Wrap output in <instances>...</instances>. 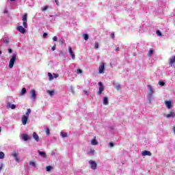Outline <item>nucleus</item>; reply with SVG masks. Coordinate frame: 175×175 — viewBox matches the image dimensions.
<instances>
[{
	"label": "nucleus",
	"mask_w": 175,
	"mask_h": 175,
	"mask_svg": "<svg viewBox=\"0 0 175 175\" xmlns=\"http://www.w3.org/2000/svg\"><path fill=\"white\" fill-rule=\"evenodd\" d=\"M31 114V109H27L25 115L21 117V121L23 125H27L28 119L29 118V115Z\"/></svg>",
	"instance_id": "1"
},
{
	"label": "nucleus",
	"mask_w": 175,
	"mask_h": 175,
	"mask_svg": "<svg viewBox=\"0 0 175 175\" xmlns=\"http://www.w3.org/2000/svg\"><path fill=\"white\" fill-rule=\"evenodd\" d=\"M27 18L28 14L25 13L22 17L23 25L24 28H28Z\"/></svg>",
	"instance_id": "2"
},
{
	"label": "nucleus",
	"mask_w": 175,
	"mask_h": 175,
	"mask_svg": "<svg viewBox=\"0 0 175 175\" xmlns=\"http://www.w3.org/2000/svg\"><path fill=\"white\" fill-rule=\"evenodd\" d=\"M16 54L12 55L8 66V68L10 69H12L13 66H14V63L16 62Z\"/></svg>",
	"instance_id": "3"
},
{
	"label": "nucleus",
	"mask_w": 175,
	"mask_h": 175,
	"mask_svg": "<svg viewBox=\"0 0 175 175\" xmlns=\"http://www.w3.org/2000/svg\"><path fill=\"white\" fill-rule=\"evenodd\" d=\"M148 97L149 98H152V95L154 94V88H152V86H151V85H148Z\"/></svg>",
	"instance_id": "4"
},
{
	"label": "nucleus",
	"mask_w": 175,
	"mask_h": 175,
	"mask_svg": "<svg viewBox=\"0 0 175 175\" xmlns=\"http://www.w3.org/2000/svg\"><path fill=\"white\" fill-rule=\"evenodd\" d=\"M98 85H100L99 90L97 92V95H101L102 92L105 91V86H103V83L102 82H98Z\"/></svg>",
	"instance_id": "5"
},
{
	"label": "nucleus",
	"mask_w": 175,
	"mask_h": 175,
	"mask_svg": "<svg viewBox=\"0 0 175 175\" xmlns=\"http://www.w3.org/2000/svg\"><path fill=\"white\" fill-rule=\"evenodd\" d=\"M89 163H90V165L91 166V168L93 170H96V167H98V165L96 164V162H95L94 161L90 160L89 161Z\"/></svg>",
	"instance_id": "6"
},
{
	"label": "nucleus",
	"mask_w": 175,
	"mask_h": 175,
	"mask_svg": "<svg viewBox=\"0 0 175 175\" xmlns=\"http://www.w3.org/2000/svg\"><path fill=\"white\" fill-rule=\"evenodd\" d=\"M16 29L17 31H18L19 32H21V33H25L26 32V29L25 28H24L23 26L21 25H19V26H17L16 27Z\"/></svg>",
	"instance_id": "7"
},
{
	"label": "nucleus",
	"mask_w": 175,
	"mask_h": 175,
	"mask_svg": "<svg viewBox=\"0 0 175 175\" xmlns=\"http://www.w3.org/2000/svg\"><path fill=\"white\" fill-rule=\"evenodd\" d=\"M30 94H31V99H33V100H35V99H36V91H35V90H32L30 91Z\"/></svg>",
	"instance_id": "8"
},
{
	"label": "nucleus",
	"mask_w": 175,
	"mask_h": 175,
	"mask_svg": "<svg viewBox=\"0 0 175 175\" xmlns=\"http://www.w3.org/2000/svg\"><path fill=\"white\" fill-rule=\"evenodd\" d=\"M151 157V155H152V154L151 153V152L148 151V150H144L142 152V157Z\"/></svg>",
	"instance_id": "9"
},
{
	"label": "nucleus",
	"mask_w": 175,
	"mask_h": 175,
	"mask_svg": "<svg viewBox=\"0 0 175 175\" xmlns=\"http://www.w3.org/2000/svg\"><path fill=\"white\" fill-rule=\"evenodd\" d=\"M68 53L72 57V59H75V53H73V51H72V47L70 46L68 47Z\"/></svg>",
	"instance_id": "10"
},
{
	"label": "nucleus",
	"mask_w": 175,
	"mask_h": 175,
	"mask_svg": "<svg viewBox=\"0 0 175 175\" xmlns=\"http://www.w3.org/2000/svg\"><path fill=\"white\" fill-rule=\"evenodd\" d=\"M99 73H105V64H103L98 67Z\"/></svg>",
	"instance_id": "11"
},
{
	"label": "nucleus",
	"mask_w": 175,
	"mask_h": 175,
	"mask_svg": "<svg viewBox=\"0 0 175 175\" xmlns=\"http://www.w3.org/2000/svg\"><path fill=\"white\" fill-rule=\"evenodd\" d=\"M22 139L24 140V142H27V140H29L31 139V137L27 134H23L22 135Z\"/></svg>",
	"instance_id": "12"
},
{
	"label": "nucleus",
	"mask_w": 175,
	"mask_h": 175,
	"mask_svg": "<svg viewBox=\"0 0 175 175\" xmlns=\"http://www.w3.org/2000/svg\"><path fill=\"white\" fill-rule=\"evenodd\" d=\"M165 117H166V118H170V117H172V118H174L175 113L170 111V113L165 115Z\"/></svg>",
	"instance_id": "13"
},
{
	"label": "nucleus",
	"mask_w": 175,
	"mask_h": 175,
	"mask_svg": "<svg viewBox=\"0 0 175 175\" xmlns=\"http://www.w3.org/2000/svg\"><path fill=\"white\" fill-rule=\"evenodd\" d=\"M170 65H174L175 64V56H172L169 59Z\"/></svg>",
	"instance_id": "14"
},
{
	"label": "nucleus",
	"mask_w": 175,
	"mask_h": 175,
	"mask_svg": "<svg viewBox=\"0 0 175 175\" xmlns=\"http://www.w3.org/2000/svg\"><path fill=\"white\" fill-rule=\"evenodd\" d=\"M12 157H14V158H15V161L16 162H20V159H18V154H17V153L16 152H14L12 154Z\"/></svg>",
	"instance_id": "15"
},
{
	"label": "nucleus",
	"mask_w": 175,
	"mask_h": 175,
	"mask_svg": "<svg viewBox=\"0 0 175 175\" xmlns=\"http://www.w3.org/2000/svg\"><path fill=\"white\" fill-rule=\"evenodd\" d=\"M92 146H97L98 141H96V137H94L93 139L91 141Z\"/></svg>",
	"instance_id": "16"
},
{
	"label": "nucleus",
	"mask_w": 175,
	"mask_h": 175,
	"mask_svg": "<svg viewBox=\"0 0 175 175\" xmlns=\"http://www.w3.org/2000/svg\"><path fill=\"white\" fill-rule=\"evenodd\" d=\"M165 103L166 107H167V109H172V101L165 100Z\"/></svg>",
	"instance_id": "17"
},
{
	"label": "nucleus",
	"mask_w": 175,
	"mask_h": 175,
	"mask_svg": "<svg viewBox=\"0 0 175 175\" xmlns=\"http://www.w3.org/2000/svg\"><path fill=\"white\" fill-rule=\"evenodd\" d=\"M103 105H105V106L109 105V98H107V96H105L103 98Z\"/></svg>",
	"instance_id": "18"
},
{
	"label": "nucleus",
	"mask_w": 175,
	"mask_h": 175,
	"mask_svg": "<svg viewBox=\"0 0 175 175\" xmlns=\"http://www.w3.org/2000/svg\"><path fill=\"white\" fill-rule=\"evenodd\" d=\"M39 155H40L41 157H42V158H46L47 156L46 155V152H42L40 150L38 151Z\"/></svg>",
	"instance_id": "19"
},
{
	"label": "nucleus",
	"mask_w": 175,
	"mask_h": 175,
	"mask_svg": "<svg viewBox=\"0 0 175 175\" xmlns=\"http://www.w3.org/2000/svg\"><path fill=\"white\" fill-rule=\"evenodd\" d=\"M33 137L36 140V142H39V135L36 133H33Z\"/></svg>",
	"instance_id": "20"
},
{
	"label": "nucleus",
	"mask_w": 175,
	"mask_h": 175,
	"mask_svg": "<svg viewBox=\"0 0 175 175\" xmlns=\"http://www.w3.org/2000/svg\"><path fill=\"white\" fill-rule=\"evenodd\" d=\"M83 38L84 40H88V39H90V36H88L87 33H84L83 34Z\"/></svg>",
	"instance_id": "21"
},
{
	"label": "nucleus",
	"mask_w": 175,
	"mask_h": 175,
	"mask_svg": "<svg viewBox=\"0 0 175 175\" xmlns=\"http://www.w3.org/2000/svg\"><path fill=\"white\" fill-rule=\"evenodd\" d=\"M9 106H10V107L12 110H14V109H16V105H14V104L8 103V107H9Z\"/></svg>",
	"instance_id": "22"
},
{
	"label": "nucleus",
	"mask_w": 175,
	"mask_h": 175,
	"mask_svg": "<svg viewBox=\"0 0 175 175\" xmlns=\"http://www.w3.org/2000/svg\"><path fill=\"white\" fill-rule=\"evenodd\" d=\"M25 94H27V89L25 88H23L21 92V95H25Z\"/></svg>",
	"instance_id": "23"
},
{
	"label": "nucleus",
	"mask_w": 175,
	"mask_h": 175,
	"mask_svg": "<svg viewBox=\"0 0 175 175\" xmlns=\"http://www.w3.org/2000/svg\"><path fill=\"white\" fill-rule=\"evenodd\" d=\"M46 92L50 95V96H53V95H54V90H47Z\"/></svg>",
	"instance_id": "24"
},
{
	"label": "nucleus",
	"mask_w": 175,
	"mask_h": 175,
	"mask_svg": "<svg viewBox=\"0 0 175 175\" xmlns=\"http://www.w3.org/2000/svg\"><path fill=\"white\" fill-rule=\"evenodd\" d=\"M60 135L62 136V137H68V133L64 132H61Z\"/></svg>",
	"instance_id": "25"
},
{
	"label": "nucleus",
	"mask_w": 175,
	"mask_h": 175,
	"mask_svg": "<svg viewBox=\"0 0 175 175\" xmlns=\"http://www.w3.org/2000/svg\"><path fill=\"white\" fill-rule=\"evenodd\" d=\"M45 133H46L47 136H50V129H45Z\"/></svg>",
	"instance_id": "26"
},
{
	"label": "nucleus",
	"mask_w": 175,
	"mask_h": 175,
	"mask_svg": "<svg viewBox=\"0 0 175 175\" xmlns=\"http://www.w3.org/2000/svg\"><path fill=\"white\" fill-rule=\"evenodd\" d=\"M3 158H5V153L0 152V159H3Z\"/></svg>",
	"instance_id": "27"
},
{
	"label": "nucleus",
	"mask_w": 175,
	"mask_h": 175,
	"mask_svg": "<svg viewBox=\"0 0 175 175\" xmlns=\"http://www.w3.org/2000/svg\"><path fill=\"white\" fill-rule=\"evenodd\" d=\"M152 54H154V49H150V51H148V55H152Z\"/></svg>",
	"instance_id": "28"
},
{
	"label": "nucleus",
	"mask_w": 175,
	"mask_h": 175,
	"mask_svg": "<svg viewBox=\"0 0 175 175\" xmlns=\"http://www.w3.org/2000/svg\"><path fill=\"white\" fill-rule=\"evenodd\" d=\"M51 169H53V167H51L50 165L46 166V172H50L51 170Z\"/></svg>",
	"instance_id": "29"
},
{
	"label": "nucleus",
	"mask_w": 175,
	"mask_h": 175,
	"mask_svg": "<svg viewBox=\"0 0 175 175\" xmlns=\"http://www.w3.org/2000/svg\"><path fill=\"white\" fill-rule=\"evenodd\" d=\"M29 165H30V166H36V164L35 163V162L34 161H30L29 163Z\"/></svg>",
	"instance_id": "30"
},
{
	"label": "nucleus",
	"mask_w": 175,
	"mask_h": 175,
	"mask_svg": "<svg viewBox=\"0 0 175 175\" xmlns=\"http://www.w3.org/2000/svg\"><path fill=\"white\" fill-rule=\"evenodd\" d=\"M94 49H99V43L98 42L94 43Z\"/></svg>",
	"instance_id": "31"
},
{
	"label": "nucleus",
	"mask_w": 175,
	"mask_h": 175,
	"mask_svg": "<svg viewBox=\"0 0 175 175\" xmlns=\"http://www.w3.org/2000/svg\"><path fill=\"white\" fill-rule=\"evenodd\" d=\"M156 33H157V35H158V36H162V33L159 30H157L156 31Z\"/></svg>",
	"instance_id": "32"
},
{
	"label": "nucleus",
	"mask_w": 175,
	"mask_h": 175,
	"mask_svg": "<svg viewBox=\"0 0 175 175\" xmlns=\"http://www.w3.org/2000/svg\"><path fill=\"white\" fill-rule=\"evenodd\" d=\"M48 76L49 77V80H53V75L51 73L49 72Z\"/></svg>",
	"instance_id": "33"
},
{
	"label": "nucleus",
	"mask_w": 175,
	"mask_h": 175,
	"mask_svg": "<svg viewBox=\"0 0 175 175\" xmlns=\"http://www.w3.org/2000/svg\"><path fill=\"white\" fill-rule=\"evenodd\" d=\"M116 90H117L118 91H120V90H121V85L118 84V85H116Z\"/></svg>",
	"instance_id": "34"
},
{
	"label": "nucleus",
	"mask_w": 175,
	"mask_h": 175,
	"mask_svg": "<svg viewBox=\"0 0 175 175\" xmlns=\"http://www.w3.org/2000/svg\"><path fill=\"white\" fill-rule=\"evenodd\" d=\"M159 85H161V87H163V85H165V82H163V81H159Z\"/></svg>",
	"instance_id": "35"
},
{
	"label": "nucleus",
	"mask_w": 175,
	"mask_h": 175,
	"mask_svg": "<svg viewBox=\"0 0 175 175\" xmlns=\"http://www.w3.org/2000/svg\"><path fill=\"white\" fill-rule=\"evenodd\" d=\"M47 9H49V6L46 5L42 8V12H46V10H47Z\"/></svg>",
	"instance_id": "36"
},
{
	"label": "nucleus",
	"mask_w": 175,
	"mask_h": 175,
	"mask_svg": "<svg viewBox=\"0 0 175 175\" xmlns=\"http://www.w3.org/2000/svg\"><path fill=\"white\" fill-rule=\"evenodd\" d=\"M77 73L78 75H80V73H83V70H81V69H77Z\"/></svg>",
	"instance_id": "37"
},
{
	"label": "nucleus",
	"mask_w": 175,
	"mask_h": 175,
	"mask_svg": "<svg viewBox=\"0 0 175 175\" xmlns=\"http://www.w3.org/2000/svg\"><path fill=\"white\" fill-rule=\"evenodd\" d=\"M111 39H114V38H115L114 32L111 33Z\"/></svg>",
	"instance_id": "38"
},
{
	"label": "nucleus",
	"mask_w": 175,
	"mask_h": 175,
	"mask_svg": "<svg viewBox=\"0 0 175 175\" xmlns=\"http://www.w3.org/2000/svg\"><path fill=\"white\" fill-rule=\"evenodd\" d=\"M53 40H54V42H57V40H58V38H57V36H54L53 38Z\"/></svg>",
	"instance_id": "39"
},
{
	"label": "nucleus",
	"mask_w": 175,
	"mask_h": 175,
	"mask_svg": "<svg viewBox=\"0 0 175 175\" xmlns=\"http://www.w3.org/2000/svg\"><path fill=\"white\" fill-rule=\"evenodd\" d=\"M55 2L57 5V6H59V2L58 1V0H55Z\"/></svg>",
	"instance_id": "40"
},
{
	"label": "nucleus",
	"mask_w": 175,
	"mask_h": 175,
	"mask_svg": "<svg viewBox=\"0 0 175 175\" xmlns=\"http://www.w3.org/2000/svg\"><path fill=\"white\" fill-rule=\"evenodd\" d=\"M110 147H114V144L113 142H109Z\"/></svg>",
	"instance_id": "41"
},
{
	"label": "nucleus",
	"mask_w": 175,
	"mask_h": 175,
	"mask_svg": "<svg viewBox=\"0 0 175 175\" xmlns=\"http://www.w3.org/2000/svg\"><path fill=\"white\" fill-rule=\"evenodd\" d=\"M12 52H13V51L12 50V49H8V53L10 54H12Z\"/></svg>",
	"instance_id": "42"
},
{
	"label": "nucleus",
	"mask_w": 175,
	"mask_h": 175,
	"mask_svg": "<svg viewBox=\"0 0 175 175\" xmlns=\"http://www.w3.org/2000/svg\"><path fill=\"white\" fill-rule=\"evenodd\" d=\"M90 154H94V152H95V150L90 149Z\"/></svg>",
	"instance_id": "43"
},
{
	"label": "nucleus",
	"mask_w": 175,
	"mask_h": 175,
	"mask_svg": "<svg viewBox=\"0 0 175 175\" xmlns=\"http://www.w3.org/2000/svg\"><path fill=\"white\" fill-rule=\"evenodd\" d=\"M42 36L43 38H47V33H44Z\"/></svg>",
	"instance_id": "44"
},
{
	"label": "nucleus",
	"mask_w": 175,
	"mask_h": 175,
	"mask_svg": "<svg viewBox=\"0 0 175 175\" xmlns=\"http://www.w3.org/2000/svg\"><path fill=\"white\" fill-rule=\"evenodd\" d=\"M51 50H52V51H55V46H53L51 48Z\"/></svg>",
	"instance_id": "45"
},
{
	"label": "nucleus",
	"mask_w": 175,
	"mask_h": 175,
	"mask_svg": "<svg viewBox=\"0 0 175 175\" xmlns=\"http://www.w3.org/2000/svg\"><path fill=\"white\" fill-rule=\"evenodd\" d=\"M3 42L4 43H9V40H8V39L7 40H4Z\"/></svg>",
	"instance_id": "46"
},
{
	"label": "nucleus",
	"mask_w": 175,
	"mask_h": 175,
	"mask_svg": "<svg viewBox=\"0 0 175 175\" xmlns=\"http://www.w3.org/2000/svg\"><path fill=\"white\" fill-rule=\"evenodd\" d=\"M116 51H120V47H117L116 49H115Z\"/></svg>",
	"instance_id": "47"
},
{
	"label": "nucleus",
	"mask_w": 175,
	"mask_h": 175,
	"mask_svg": "<svg viewBox=\"0 0 175 175\" xmlns=\"http://www.w3.org/2000/svg\"><path fill=\"white\" fill-rule=\"evenodd\" d=\"M59 75H58V74H54V77H55V78H57V77H58Z\"/></svg>",
	"instance_id": "48"
},
{
	"label": "nucleus",
	"mask_w": 175,
	"mask_h": 175,
	"mask_svg": "<svg viewBox=\"0 0 175 175\" xmlns=\"http://www.w3.org/2000/svg\"><path fill=\"white\" fill-rule=\"evenodd\" d=\"M3 167V164H1L0 167V171L2 170Z\"/></svg>",
	"instance_id": "49"
},
{
	"label": "nucleus",
	"mask_w": 175,
	"mask_h": 175,
	"mask_svg": "<svg viewBox=\"0 0 175 175\" xmlns=\"http://www.w3.org/2000/svg\"><path fill=\"white\" fill-rule=\"evenodd\" d=\"M172 129H173V131H174V133H175V126H174V127L172 128Z\"/></svg>",
	"instance_id": "50"
},
{
	"label": "nucleus",
	"mask_w": 175,
	"mask_h": 175,
	"mask_svg": "<svg viewBox=\"0 0 175 175\" xmlns=\"http://www.w3.org/2000/svg\"><path fill=\"white\" fill-rule=\"evenodd\" d=\"M4 13H5V14L8 13V10H5V11H4Z\"/></svg>",
	"instance_id": "51"
},
{
	"label": "nucleus",
	"mask_w": 175,
	"mask_h": 175,
	"mask_svg": "<svg viewBox=\"0 0 175 175\" xmlns=\"http://www.w3.org/2000/svg\"><path fill=\"white\" fill-rule=\"evenodd\" d=\"M10 1H11V2H14V1H16V0H10Z\"/></svg>",
	"instance_id": "52"
},
{
	"label": "nucleus",
	"mask_w": 175,
	"mask_h": 175,
	"mask_svg": "<svg viewBox=\"0 0 175 175\" xmlns=\"http://www.w3.org/2000/svg\"><path fill=\"white\" fill-rule=\"evenodd\" d=\"M1 54H2V51H0V55H1Z\"/></svg>",
	"instance_id": "53"
},
{
	"label": "nucleus",
	"mask_w": 175,
	"mask_h": 175,
	"mask_svg": "<svg viewBox=\"0 0 175 175\" xmlns=\"http://www.w3.org/2000/svg\"><path fill=\"white\" fill-rule=\"evenodd\" d=\"M85 94L87 95V92H85Z\"/></svg>",
	"instance_id": "54"
},
{
	"label": "nucleus",
	"mask_w": 175,
	"mask_h": 175,
	"mask_svg": "<svg viewBox=\"0 0 175 175\" xmlns=\"http://www.w3.org/2000/svg\"><path fill=\"white\" fill-rule=\"evenodd\" d=\"M0 132H1V127H0Z\"/></svg>",
	"instance_id": "55"
}]
</instances>
